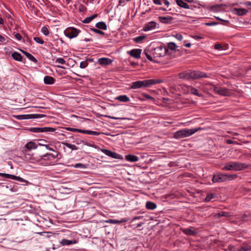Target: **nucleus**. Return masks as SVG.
<instances>
[{
  "label": "nucleus",
  "mask_w": 251,
  "mask_h": 251,
  "mask_svg": "<svg viewBox=\"0 0 251 251\" xmlns=\"http://www.w3.org/2000/svg\"><path fill=\"white\" fill-rule=\"evenodd\" d=\"M163 82V80L160 79H145L144 80H138L133 82L130 86V88L135 89L141 88H147L150 87L151 85H155L156 84L160 83Z\"/></svg>",
  "instance_id": "1"
},
{
  "label": "nucleus",
  "mask_w": 251,
  "mask_h": 251,
  "mask_svg": "<svg viewBox=\"0 0 251 251\" xmlns=\"http://www.w3.org/2000/svg\"><path fill=\"white\" fill-rule=\"evenodd\" d=\"M179 76L183 79H199L203 77H207L208 75L204 72L198 71H189L187 72H182L179 74Z\"/></svg>",
  "instance_id": "2"
},
{
  "label": "nucleus",
  "mask_w": 251,
  "mask_h": 251,
  "mask_svg": "<svg viewBox=\"0 0 251 251\" xmlns=\"http://www.w3.org/2000/svg\"><path fill=\"white\" fill-rule=\"evenodd\" d=\"M237 177L236 175H227L218 174L214 175L212 179L213 183L223 182L226 180H231Z\"/></svg>",
  "instance_id": "3"
},
{
  "label": "nucleus",
  "mask_w": 251,
  "mask_h": 251,
  "mask_svg": "<svg viewBox=\"0 0 251 251\" xmlns=\"http://www.w3.org/2000/svg\"><path fill=\"white\" fill-rule=\"evenodd\" d=\"M247 168V165L238 162H231L226 165L223 170L240 171Z\"/></svg>",
  "instance_id": "4"
},
{
  "label": "nucleus",
  "mask_w": 251,
  "mask_h": 251,
  "mask_svg": "<svg viewBox=\"0 0 251 251\" xmlns=\"http://www.w3.org/2000/svg\"><path fill=\"white\" fill-rule=\"evenodd\" d=\"M168 49L162 46L157 47L151 50V53L153 58H156L166 54Z\"/></svg>",
  "instance_id": "5"
},
{
  "label": "nucleus",
  "mask_w": 251,
  "mask_h": 251,
  "mask_svg": "<svg viewBox=\"0 0 251 251\" xmlns=\"http://www.w3.org/2000/svg\"><path fill=\"white\" fill-rule=\"evenodd\" d=\"M25 130L32 132H55L56 128L50 127H30L25 129Z\"/></svg>",
  "instance_id": "6"
},
{
  "label": "nucleus",
  "mask_w": 251,
  "mask_h": 251,
  "mask_svg": "<svg viewBox=\"0 0 251 251\" xmlns=\"http://www.w3.org/2000/svg\"><path fill=\"white\" fill-rule=\"evenodd\" d=\"M80 30L77 29L76 28L70 27L67 28L64 31V34L66 36L69 37L70 39L76 37Z\"/></svg>",
  "instance_id": "7"
},
{
  "label": "nucleus",
  "mask_w": 251,
  "mask_h": 251,
  "mask_svg": "<svg viewBox=\"0 0 251 251\" xmlns=\"http://www.w3.org/2000/svg\"><path fill=\"white\" fill-rule=\"evenodd\" d=\"M143 218V216H136L133 218L129 223V227L135 229L141 226L144 223L139 221Z\"/></svg>",
  "instance_id": "8"
},
{
  "label": "nucleus",
  "mask_w": 251,
  "mask_h": 251,
  "mask_svg": "<svg viewBox=\"0 0 251 251\" xmlns=\"http://www.w3.org/2000/svg\"><path fill=\"white\" fill-rule=\"evenodd\" d=\"M214 91L216 93L223 96H229L231 95V91L225 87H215Z\"/></svg>",
  "instance_id": "9"
},
{
  "label": "nucleus",
  "mask_w": 251,
  "mask_h": 251,
  "mask_svg": "<svg viewBox=\"0 0 251 251\" xmlns=\"http://www.w3.org/2000/svg\"><path fill=\"white\" fill-rule=\"evenodd\" d=\"M101 151L106 155L110 156L112 158H115V159H122L123 158V157L121 155L115 152H113L110 150H106V149H102Z\"/></svg>",
  "instance_id": "10"
},
{
  "label": "nucleus",
  "mask_w": 251,
  "mask_h": 251,
  "mask_svg": "<svg viewBox=\"0 0 251 251\" xmlns=\"http://www.w3.org/2000/svg\"><path fill=\"white\" fill-rule=\"evenodd\" d=\"M141 52V49H133L130 51L128 52V53L132 57H133L136 59H139L140 58Z\"/></svg>",
  "instance_id": "11"
},
{
  "label": "nucleus",
  "mask_w": 251,
  "mask_h": 251,
  "mask_svg": "<svg viewBox=\"0 0 251 251\" xmlns=\"http://www.w3.org/2000/svg\"><path fill=\"white\" fill-rule=\"evenodd\" d=\"M159 21L164 24H169L172 23V21L174 20V18L168 16L166 17H163V16H159L158 17Z\"/></svg>",
  "instance_id": "12"
},
{
  "label": "nucleus",
  "mask_w": 251,
  "mask_h": 251,
  "mask_svg": "<svg viewBox=\"0 0 251 251\" xmlns=\"http://www.w3.org/2000/svg\"><path fill=\"white\" fill-rule=\"evenodd\" d=\"M195 229L194 227H191L183 229L182 231L187 235L194 236L197 233V231Z\"/></svg>",
  "instance_id": "13"
},
{
  "label": "nucleus",
  "mask_w": 251,
  "mask_h": 251,
  "mask_svg": "<svg viewBox=\"0 0 251 251\" xmlns=\"http://www.w3.org/2000/svg\"><path fill=\"white\" fill-rule=\"evenodd\" d=\"M217 198V195L215 193H209L207 194L206 197L204 199V201L205 202H209L211 201V202H214L216 201Z\"/></svg>",
  "instance_id": "14"
},
{
  "label": "nucleus",
  "mask_w": 251,
  "mask_h": 251,
  "mask_svg": "<svg viewBox=\"0 0 251 251\" xmlns=\"http://www.w3.org/2000/svg\"><path fill=\"white\" fill-rule=\"evenodd\" d=\"M156 25V22L154 21H151L149 22L147 25H145V26L143 28V30L147 31L148 30H150L155 27Z\"/></svg>",
  "instance_id": "15"
},
{
  "label": "nucleus",
  "mask_w": 251,
  "mask_h": 251,
  "mask_svg": "<svg viewBox=\"0 0 251 251\" xmlns=\"http://www.w3.org/2000/svg\"><path fill=\"white\" fill-rule=\"evenodd\" d=\"M144 53L146 55V56L147 58V59L150 61H151L154 63L158 62V61L155 60V58H153V56L151 53V50L149 51V50H145L144 51Z\"/></svg>",
  "instance_id": "16"
},
{
  "label": "nucleus",
  "mask_w": 251,
  "mask_h": 251,
  "mask_svg": "<svg viewBox=\"0 0 251 251\" xmlns=\"http://www.w3.org/2000/svg\"><path fill=\"white\" fill-rule=\"evenodd\" d=\"M186 134V129H182L176 131L175 134V137L176 138H181L185 137Z\"/></svg>",
  "instance_id": "17"
},
{
  "label": "nucleus",
  "mask_w": 251,
  "mask_h": 251,
  "mask_svg": "<svg viewBox=\"0 0 251 251\" xmlns=\"http://www.w3.org/2000/svg\"><path fill=\"white\" fill-rule=\"evenodd\" d=\"M112 60L108 58H100L99 59V63L102 65H107L110 64Z\"/></svg>",
  "instance_id": "18"
},
{
  "label": "nucleus",
  "mask_w": 251,
  "mask_h": 251,
  "mask_svg": "<svg viewBox=\"0 0 251 251\" xmlns=\"http://www.w3.org/2000/svg\"><path fill=\"white\" fill-rule=\"evenodd\" d=\"M44 83L46 84H52L54 83L55 79L50 76L47 75L44 78Z\"/></svg>",
  "instance_id": "19"
},
{
  "label": "nucleus",
  "mask_w": 251,
  "mask_h": 251,
  "mask_svg": "<svg viewBox=\"0 0 251 251\" xmlns=\"http://www.w3.org/2000/svg\"><path fill=\"white\" fill-rule=\"evenodd\" d=\"M7 176V178H10L13 180H16L20 182H25L26 183L27 182V181L25 180L24 179L20 176H16L10 174H8Z\"/></svg>",
  "instance_id": "20"
},
{
  "label": "nucleus",
  "mask_w": 251,
  "mask_h": 251,
  "mask_svg": "<svg viewBox=\"0 0 251 251\" xmlns=\"http://www.w3.org/2000/svg\"><path fill=\"white\" fill-rule=\"evenodd\" d=\"M126 159L130 162H136L139 160V158L133 154H127L125 156Z\"/></svg>",
  "instance_id": "21"
},
{
  "label": "nucleus",
  "mask_w": 251,
  "mask_h": 251,
  "mask_svg": "<svg viewBox=\"0 0 251 251\" xmlns=\"http://www.w3.org/2000/svg\"><path fill=\"white\" fill-rule=\"evenodd\" d=\"M234 11H236V14L239 16H243L246 15L248 10L244 8H235L234 9Z\"/></svg>",
  "instance_id": "22"
},
{
  "label": "nucleus",
  "mask_w": 251,
  "mask_h": 251,
  "mask_svg": "<svg viewBox=\"0 0 251 251\" xmlns=\"http://www.w3.org/2000/svg\"><path fill=\"white\" fill-rule=\"evenodd\" d=\"M11 56L15 60L17 61H22L23 56L20 53L18 52H14L12 53Z\"/></svg>",
  "instance_id": "23"
},
{
  "label": "nucleus",
  "mask_w": 251,
  "mask_h": 251,
  "mask_svg": "<svg viewBox=\"0 0 251 251\" xmlns=\"http://www.w3.org/2000/svg\"><path fill=\"white\" fill-rule=\"evenodd\" d=\"M25 147L27 149L28 151H30L32 149H36L37 148V145L35 142L30 141L25 145Z\"/></svg>",
  "instance_id": "24"
},
{
  "label": "nucleus",
  "mask_w": 251,
  "mask_h": 251,
  "mask_svg": "<svg viewBox=\"0 0 251 251\" xmlns=\"http://www.w3.org/2000/svg\"><path fill=\"white\" fill-rule=\"evenodd\" d=\"M76 243V241L75 240H69L66 239H62L61 240V241L60 242L61 244L63 246L70 245L75 244Z\"/></svg>",
  "instance_id": "25"
},
{
  "label": "nucleus",
  "mask_w": 251,
  "mask_h": 251,
  "mask_svg": "<svg viewBox=\"0 0 251 251\" xmlns=\"http://www.w3.org/2000/svg\"><path fill=\"white\" fill-rule=\"evenodd\" d=\"M176 1L177 4L179 7H182V8H185V9L189 8V5L187 3H186L185 2L183 1L182 0H176Z\"/></svg>",
  "instance_id": "26"
},
{
  "label": "nucleus",
  "mask_w": 251,
  "mask_h": 251,
  "mask_svg": "<svg viewBox=\"0 0 251 251\" xmlns=\"http://www.w3.org/2000/svg\"><path fill=\"white\" fill-rule=\"evenodd\" d=\"M58 156V154H57L56 155L52 154L51 153H46L44 155H43L41 156V159L44 160H48L50 159V157H52L53 158H55Z\"/></svg>",
  "instance_id": "27"
},
{
  "label": "nucleus",
  "mask_w": 251,
  "mask_h": 251,
  "mask_svg": "<svg viewBox=\"0 0 251 251\" xmlns=\"http://www.w3.org/2000/svg\"><path fill=\"white\" fill-rule=\"evenodd\" d=\"M201 129V127H199L197 128H192V129H186V136H189L193 134H194L197 131Z\"/></svg>",
  "instance_id": "28"
},
{
  "label": "nucleus",
  "mask_w": 251,
  "mask_h": 251,
  "mask_svg": "<svg viewBox=\"0 0 251 251\" xmlns=\"http://www.w3.org/2000/svg\"><path fill=\"white\" fill-rule=\"evenodd\" d=\"M96 27L98 29L101 30H106L107 25L106 24L103 22H100L96 24Z\"/></svg>",
  "instance_id": "29"
},
{
  "label": "nucleus",
  "mask_w": 251,
  "mask_h": 251,
  "mask_svg": "<svg viewBox=\"0 0 251 251\" xmlns=\"http://www.w3.org/2000/svg\"><path fill=\"white\" fill-rule=\"evenodd\" d=\"M98 17V14H96L93 15H92L91 16L88 17L84 19L82 21V23L84 24H87L91 22V21H92L94 19Z\"/></svg>",
  "instance_id": "30"
},
{
  "label": "nucleus",
  "mask_w": 251,
  "mask_h": 251,
  "mask_svg": "<svg viewBox=\"0 0 251 251\" xmlns=\"http://www.w3.org/2000/svg\"><path fill=\"white\" fill-rule=\"evenodd\" d=\"M128 220L126 219H123L121 221L118 220H113V219H109V220H107L106 221V223H110L112 224H120L123 222H127Z\"/></svg>",
  "instance_id": "31"
},
{
  "label": "nucleus",
  "mask_w": 251,
  "mask_h": 251,
  "mask_svg": "<svg viewBox=\"0 0 251 251\" xmlns=\"http://www.w3.org/2000/svg\"><path fill=\"white\" fill-rule=\"evenodd\" d=\"M116 99L123 102H127L129 100V98L126 95L119 96Z\"/></svg>",
  "instance_id": "32"
},
{
  "label": "nucleus",
  "mask_w": 251,
  "mask_h": 251,
  "mask_svg": "<svg viewBox=\"0 0 251 251\" xmlns=\"http://www.w3.org/2000/svg\"><path fill=\"white\" fill-rule=\"evenodd\" d=\"M231 216L230 213L228 212H221L219 213H217L215 216L220 218L221 217H229Z\"/></svg>",
  "instance_id": "33"
},
{
  "label": "nucleus",
  "mask_w": 251,
  "mask_h": 251,
  "mask_svg": "<svg viewBox=\"0 0 251 251\" xmlns=\"http://www.w3.org/2000/svg\"><path fill=\"white\" fill-rule=\"evenodd\" d=\"M240 220L244 222L248 221L251 220V215L250 214H244L240 217Z\"/></svg>",
  "instance_id": "34"
},
{
  "label": "nucleus",
  "mask_w": 251,
  "mask_h": 251,
  "mask_svg": "<svg viewBox=\"0 0 251 251\" xmlns=\"http://www.w3.org/2000/svg\"><path fill=\"white\" fill-rule=\"evenodd\" d=\"M14 117L18 120L29 119V114L14 115Z\"/></svg>",
  "instance_id": "35"
},
{
  "label": "nucleus",
  "mask_w": 251,
  "mask_h": 251,
  "mask_svg": "<svg viewBox=\"0 0 251 251\" xmlns=\"http://www.w3.org/2000/svg\"><path fill=\"white\" fill-rule=\"evenodd\" d=\"M251 251V246L246 245L237 249V251Z\"/></svg>",
  "instance_id": "36"
},
{
  "label": "nucleus",
  "mask_w": 251,
  "mask_h": 251,
  "mask_svg": "<svg viewBox=\"0 0 251 251\" xmlns=\"http://www.w3.org/2000/svg\"><path fill=\"white\" fill-rule=\"evenodd\" d=\"M146 36H140L135 37L133 40L137 43H141L143 40L146 38Z\"/></svg>",
  "instance_id": "37"
},
{
  "label": "nucleus",
  "mask_w": 251,
  "mask_h": 251,
  "mask_svg": "<svg viewBox=\"0 0 251 251\" xmlns=\"http://www.w3.org/2000/svg\"><path fill=\"white\" fill-rule=\"evenodd\" d=\"M190 92L192 94L196 95V96H199V97H201L202 96V95L201 94H200L199 92V91L196 89V88H193V87H192L190 89Z\"/></svg>",
  "instance_id": "38"
},
{
  "label": "nucleus",
  "mask_w": 251,
  "mask_h": 251,
  "mask_svg": "<svg viewBox=\"0 0 251 251\" xmlns=\"http://www.w3.org/2000/svg\"><path fill=\"white\" fill-rule=\"evenodd\" d=\"M40 235L45 236L47 238H50L51 236H53L54 233L50 232H42L39 233Z\"/></svg>",
  "instance_id": "39"
},
{
  "label": "nucleus",
  "mask_w": 251,
  "mask_h": 251,
  "mask_svg": "<svg viewBox=\"0 0 251 251\" xmlns=\"http://www.w3.org/2000/svg\"><path fill=\"white\" fill-rule=\"evenodd\" d=\"M176 47V45L174 42H170L168 44V48L171 50H175Z\"/></svg>",
  "instance_id": "40"
},
{
  "label": "nucleus",
  "mask_w": 251,
  "mask_h": 251,
  "mask_svg": "<svg viewBox=\"0 0 251 251\" xmlns=\"http://www.w3.org/2000/svg\"><path fill=\"white\" fill-rule=\"evenodd\" d=\"M90 29L96 33L99 34L101 35H104L105 33L103 31L100 30L98 29L95 28H91Z\"/></svg>",
  "instance_id": "41"
},
{
  "label": "nucleus",
  "mask_w": 251,
  "mask_h": 251,
  "mask_svg": "<svg viewBox=\"0 0 251 251\" xmlns=\"http://www.w3.org/2000/svg\"><path fill=\"white\" fill-rule=\"evenodd\" d=\"M27 58H28L30 61H32L34 63H37V60L30 53L26 56Z\"/></svg>",
  "instance_id": "42"
},
{
  "label": "nucleus",
  "mask_w": 251,
  "mask_h": 251,
  "mask_svg": "<svg viewBox=\"0 0 251 251\" xmlns=\"http://www.w3.org/2000/svg\"><path fill=\"white\" fill-rule=\"evenodd\" d=\"M41 31L46 36L49 34V30L48 28L46 26H43L41 29Z\"/></svg>",
  "instance_id": "43"
},
{
  "label": "nucleus",
  "mask_w": 251,
  "mask_h": 251,
  "mask_svg": "<svg viewBox=\"0 0 251 251\" xmlns=\"http://www.w3.org/2000/svg\"><path fill=\"white\" fill-rule=\"evenodd\" d=\"M33 39L36 42L40 44H43L44 43V41L38 37H35L33 38Z\"/></svg>",
  "instance_id": "44"
},
{
  "label": "nucleus",
  "mask_w": 251,
  "mask_h": 251,
  "mask_svg": "<svg viewBox=\"0 0 251 251\" xmlns=\"http://www.w3.org/2000/svg\"><path fill=\"white\" fill-rule=\"evenodd\" d=\"M55 62L59 63V64H65L66 63V61L62 58H57Z\"/></svg>",
  "instance_id": "45"
},
{
  "label": "nucleus",
  "mask_w": 251,
  "mask_h": 251,
  "mask_svg": "<svg viewBox=\"0 0 251 251\" xmlns=\"http://www.w3.org/2000/svg\"><path fill=\"white\" fill-rule=\"evenodd\" d=\"M88 65V62L87 61H82L80 63V68L84 69L86 68Z\"/></svg>",
  "instance_id": "46"
},
{
  "label": "nucleus",
  "mask_w": 251,
  "mask_h": 251,
  "mask_svg": "<svg viewBox=\"0 0 251 251\" xmlns=\"http://www.w3.org/2000/svg\"><path fill=\"white\" fill-rule=\"evenodd\" d=\"M142 95L144 97H145V98H147L148 99H150V100H155V99H154V98L153 97H151V96H150V95H148V94H147L146 93H143L142 94Z\"/></svg>",
  "instance_id": "47"
},
{
  "label": "nucleus",
  "mask_w": 251,
  "mask_h": 251,
  "mask_svg": "<svg viewBox=\"0 0 251 251\" xmlns=\"http://www.w3.org/2000/svg\"><path fill=\"white\" fill-rule=\"evenodd\" d=\"M100 134H104V133H100L97 131H91L89 130L88 134L93 135H99Z\"/></svg>",
  "instance_id": "48"
},
{
  "label": "nucleus",
  "mask_w": 251,
  "mask_h": 251,
  "mask_svg": "<svg viewBox=\"0 0 251 251\" xmlns=\"http://www.w3.org/2000/svg\"><path fill=\"white\" fill-rule=\"evenodd\" d=\"M75 168H86V166L84 164H82L81 163H76L75 166Z\"/></svg>",
  "instance_id": "49"
},
{
  "label": "nucleus",
  "mask_w": 251,
  "mask_h": 251,
  "mask_svg": "<svg viewBox=\"0 0 251 251\" xmlns=\"http://www.w3.org/2000/svg\"><path fill=\"white\" fill-rule=\"evenodd\" d=\"M0 41L4 44H6L8 42V41L6 40V38L1 35H0Z\"/></svg>",
  "instance_id": "50"
},
{
  "label": "nucleus",
  "mask_w": 251,
  "mask_h": 251,
  "mask_svg": "<svg viewBox=\"0 0 251 251\" xmlns=\"http://www.w3.org/2000/svg\"><path fill=\"white\" fill-rule=\"evenodd\" d=\"M80 142L82 143L84 145H86L89 147H95L93 145L91 144L90 143H88V142H87L85 140H81Z\"/></svg>",
  "instance_id": "51"
},
{
  "label": "nucleus",
  "mask_w": 251,
  "mask_h": 251,
  "mask_svg": "<svg viewBox=\"0 0 251 251\" xmlns=\"http://www.w3.org/2000/svg\"><path fill=\"white\" fill-rule=\"evenodd\" d=\"M214 49L216 50H221L223 49V47L220 44H216L214 45Z\"/></svg>",
  "instance_id": "52"
},
{
  "label": "nucleus",
  "mask_w": 251,
  "mask_h": 251,
  "mask_svg": "<svg viewBox=\"0 0 251 251\" xmlns=\"http://www.w3.org/2000/svg\"><path fill=\"white\" fill-rule=\"evenodd\" d=\"M157 205H146V207L148 209H154L156 207Z\"/></svg>",
  "instance_id": "53"
},
{
  "label": "nucleus",
  "mask_w": 251,
  "mask_h": 251,
  "mask_svg": "<svg viewBox=\"0 0 251 251\" xmlns=\"http://www.w3.org/2000/svg\"><path fill=\"white\" fill-rule=\"evenodd\" d=\"M174 36L179 41H181L182 39V35L180 33H177Z\"/></svg>",
  "instance_id": "54"
},
{
  "label": "nucleus",
  "mask_w": 251,
  "mask_h": 251,
  "mask_svg": "<svg viewBox=\"0 0 251 251\" xmlns=\"http://www.w3.org/2000/svg\"><path fill=\"white\" fill-rule=\"evenodd\" d=\"M218 24V23L215 22H209V23H205L204 25L207 26H211L215 25Z\"/></svg>",
  "instance_id": "55"
},
{
  "label": "nucleus",
  "mask_w": 251,
  "mask_h": 251,
  "mask_svg": "<svg viewBox=\"0 0 251 251\" xmlns=\"http://www.w3.org/2000/svg\"><path fill=\"white\" fill-rule=\"evenodd\" d=\"M77 132L88 134L89 130H83V129L77 128Z\"/></svg>",
  "instance_id": "56"
},
{
  "label": "nucleus",
  "mask_w": 251,
  "mask_h": 251,
  "mask_svg": "<svg viewBox=\"0 0 251 251\" xmlns=\"http://www.w3.org/2000/svg\"><path fill=\"white\" fill-rule=\"evenodd\" d=\"M30 119H36L39 118V114H29Z\"/></svg>",
  "instance_id": "57"
},
{
  "label": "nucleus",
  "mask_w": 251,
  "mask_h": 251,
  "mask_svg": "<svg viewBox=\"0 0 251 251\" xmlns=\"http://www.w3.org/2000/svg\"><path fill=\"white\" fill-rule=\"evenodd\" d=\"M192 37L196 39V40H200L201 39H202L203 38V37L201 36H200V35H194L192 36Z\"/></svg>",
  "instance_id": "58"
},
{
  "label": "nucleus",
  "mask_w": 251,
  "mask_h": 251,
  "mask_svg": "<svg viewBox=\"0 0 251 251\" xmlns=\"http://www.w3.org/2000/svg\"><path fill=\"white\" fill-rule=\"evenodd\" d=\"M66 129L68 131H71L73 132H77V128H75L72 127H66Z\"/></svg>",
  "instance_id": "59"
},
{
  "label": "nucleus",
  "mask_w": 251,
  "mask_h": 251,
  "mask_svg": "<svg viewBox=\"0 0 251 251\" xmlns=\"http://www.w3.org/2000/svg\"><path fill=\"white\" fill-rule=\"evenodd\" d=\"M15 37L18 40H21L22 39V38L21 35L20 33H16L15 35Z\"/></svg>",
  "instance_id": "60"
},
{
  "label": "nucleus",
  "mask_w": 251,
  "mask_h": 251,
  "mask_svg": "<svg viewBox=\"0 0 251 251\" xmlns=\"http://www.w3.org/2000/svg\"><path fill=\"white\" fill-rule=\"evenodd\" d=\"M39 141L40 142V143H39V145L44 146V143L47 142V141L46 140L44 139H39Z\"/></svg>",
  "instance_id": "61"
},
{
  "label": "nucleus",
  "mask_w": 251,
  "mask_h": 251,
  "mask_svg": "<svg viewBox=\"0 0 251 251\" xmlns=\"http://www.w3.org/2000/svg\"><path fill=\"white\" fill-rule=\"evenodd\" d=\"M154 4H157V5H161L162 2H161V0H152Z\"/></svg>",
  "instance_id": "62"
},
{
  "label": "nucleus",
  "mask_w": 251,
  "mask_h": 251,
  "mask_svg": "<svg viewBox=\"0 0 251 251\" xmlns=\"http://www.w3.org/2000/svg\"><path fill=\"white\" fill-rule=\"evenodd\" d=\"M233 248H234V247L232 245H230L228 246L227 249H225V251H231Z\"/></svg>",
  "instance_id": "63"
},
{
  "label": "nucleus",
  "mask_w": 251,
  "mask_h": 251,
  "mask_svg": "<svg viewBox=\"0 0 251 251\" xmlns=\"http://www.w3.org/2000/svg\"><path fill=\"white\" fill-rule=\"evenodd\" d=\"M20 50L21 52H22L24 55H25L26 56H27L29 53L25 51V50H22V49H20Z\"/></svg>",
  "instance_id": "64"
}]
</instances>
